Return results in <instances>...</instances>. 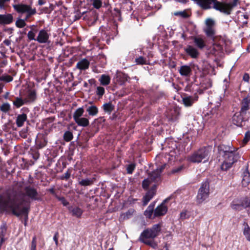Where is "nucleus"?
I'll return each instance as SVG.
<instances>
[{"label":"nucleus","mask_w":250,"mask_h":250,"mask_svg":"<svg viewBox=\"0 0 250 250\" xmlns=\"http://www.w3.org/2000/svg\"><path fill=\"white\" fill-rule=\"evenodd\" d=\"M30 200L40 201L37 189L31 186L24 188V192L15 188L0 193V213H12L17 217L27 215L30 208Z\"/></svg>","instance_id":"obj_1"},{"label":"nucleus","mask_w":250,"mask_h":250,"mask_svg":"<svg viewBox=\"0 0 250 250\" xmlns=\"http://www.w3.org/2000/svg\"><path fill=\"white\" fill-rule=\"evenodd\" d=\"M218 150L224 159L221 165V169L223 170H227L230 168L240 157V154L233 147L223 145H220L218 146Z\"/></svg>","instance_id":"obj_2"},{"label":"nucleus","mask_w":250,"mask_h":250,"mask_svg":"<svg viewBox=\"0 0 250 250\" xmlns=\"http://www.w3.org/2000/svg\"><path fill=\"white\" fill-rule=\"evenodd\" d=\"M211 150L210 147H203L194 152L188 158V161L194 163H205L208 161Z\"/></svg>","instance_id":"obj_3"},{"label":"nucleus","mask_w":250,"mask_h":250,"mask_svg":"<svg viewBox=\"0 0 250 250\" xmlns=\"http://www.w3.org/2000/svg\"><path fill=\"white\" fill-rule=\"evenodd\" d=\"M239 0H233L231 2H220L215 4V9L220 12L229 15L230 14L232 9L237 6Z\"/></svg>","instance_id":"obj_4"},{"label":"nucleus","mask_w":250,"mask_h":250,"mask_svg":"<svg viewBox=\"0 0 250 250\" xmlns=\"http://www.w3.org/2000/svg\"><path fill=\"white\" fill-rule=\"evenodd\" d=\"M231 207L233 209L238 211L246 209L247 213L250 215V197L243 198L238 203L233 201L231 204Z\"/></svg>","instance_id":"obj_5"},{"label":"nucleus","mask_w":250,"mask_h":250,"mask_svg":"<svg viewBox=\"0 0 250 250\" xmlns=\"http://www.w3.org/2000/svg\"><path fill=\"white\" fill-rule=\"evenodd\" d=\"M209 184L208 180L202 183L199 189L197 195V201L198 203H203L209 196Z\"/></svg>","instance_id":"obj_6"},{"label":"nucleus","mask_w":250,"mask_h":250,"mask_svg":"<svg viewBox=\"0 0 250 250\" xmlns=\"http://www.w3.org/2000/svg\"><path fill=\"white\" fill-rule=\"evenodd\" d=\"M161 230V225L160 224H155L151 229L144 230L140 237L153 239L159 234Z\"/></svg>","instance_id":"obj_7"},{"label":"nucleus","mask_w":250,"mask_h":250,"mask_svg":"<svg viewBox=\"0 0 250 250\" xmlns=\"http://www.w3.org/2000/svg\"><path fill=\"white\" fill-rule=\"evenodd\" d=\"M246 114L241 113V112H236L232 117V122L233 124L237 126H242L244 125L245 122L247 119L245 117Z\"/></svg>","instance_id":"obj_8"},{"label":"nucleus","mask_w":250,"mask_h":250,"mask_svg":"<svg viewBox=\"0 0 250 250\" xmlns=\"http://www.w3.org/2000/svg\"><path fill=\"white\" fill-rule=\"evenodd\" d=\"M169 200L168 198L165 199L160 205L158 206L154 211V216L157 217L165 215L167 211V208L166 206L165 203Z\"/></svg>","instance_id":"obj_9"},{"label":"nucleus","mask_w":250,"mask_h":250,"mask_svg":"<svg viewBox=\"0 0 250 250\" xmlns=\"http://www.w3.org/2000/svg\"><path fill=\"white\" fill-rule=\"evenodd\" d=\"M47 29H43L41 30L36 39V41L40 43H46L49 39V34Z\"/></svg>","instance_id":"obj_10"},{"label":"nucleus","mask_w":250,"mask_h":250,"mask_svg":"<svg viewBox=\"0 0 250 250\" xmlns=\"http://www.w3.org/2000/svg\"><path fill=\"white\" fill-rule=\"evenodd\" d=\"M14 10L19 13H26L32 7L29 5L24 4H17L13 5Z\"/></svg>","instance_id":"obj_11"},{"label":"nucleus","mask_w":250,"mask_h":250,"mask_svg":"<svg viewBox=\"0 0 250 250\" xmlns=\"http://www.w3.org/2000/svg\"><path fill=\"white\" fill-rule=\"evenodd\" d=\"M184 49L186 53L192 58H197L199 55L197 49L191 45H188Z\"/></svg>","instance_id":"obj_12"},{"label":"nucleus","mask_w":250,"mask_h":250,"mask_svg":"<svg viewBox=\"0 0 250 250\" xmlns=\"http://www.w3.org/2000/svg\"><path fill=\"white\" fill-rule=\"evenodd\" d=\"M13 21V17L11 14H0V24H9L11 23Z\"/></svg>","instance_id":"obj_13"},{"label":"nucleus","mask_w":250,"mask_h":250,"mask_svg":"<svg viewBox=\"0 0 250 250\" xmlns=\"http://www.w3.org/2000/svg\"><path fill=\"white\" fill-rule=\"evenodd\" d=\"M198 99V95L195 94L192 96H187L183 98V102L185 106L189 107L191 106L195 101H197Z\"/></svg>","instance_id":"obj_14"},{"label":"nucleus","mask_w":250,"mask_h":250,"mask_svg":"<svg viewBox=\"0 0 250 250\" xmlns=\"http://www.w3.org/2000/svg\"><path fill=\"white\" fill-rule=\"evenodd\" d=\"M180 74L184 77H189L191 74V67L187 65L181 66L178 70Z\"/></svg>","instance_id":"obj_15"},{"label":"nucleus","mask_w":250,"mask_h":250,"mask_svg":"<svg viewBox=\"0 0 250 250\" xmlns=\"http://www.w3.org/2000/svg\"><path fill=\"white\" fill-rule=\"evenodd\" d=\"M250 99L247 97L244 98L241 103V108L240 112L246 114L247 111L250 109Z\"/></svg>","instance_id":"obj_16"},{"label":"nucleus","mask_w":250,"mask_h":250,"mask_svg":"<svg viewBox=\"0 0 250 250\" xmlns=\"http://www.w3.org/2000/svg\"><path fill=\"white\" fill-rule=\"evenodd\" d=\"M90 62L86 59H83L78 62L76 64V68L79 70H85L89 68Z\"/></svg>","instance_id":"obj_17"},{"label":"nucleus","mask_w":250,"mask_h":250,"mask_svg":"<svg viewBox=\"0 0 250 250\" xmlns=\"http://www.w3.org/2000/svg\"><path fill=\"white\" fill-rule=\"evenodd\" d=\"M221 101V100H219V102H217L216 104H215L214 106L212 107V110L210 111V114H208V116H209V118L212 119V120L215 119L219 115V112H216V110H218L219 108L220 107Z\"/></svg>","instance_id":"obj_18"},{"label":"nucleus","mask_w":250,"mask_h":250,"mask_svg":"<svg viewBox=\"0 0 250 250\" xmlns=\"http://www.w3.org/2000/svg\"><path fill=\"white\" fill-rule=\"evenodd\" d=\"M148 178L151 182H158L161 180L160 170H154L148 173Z\"/></svg>","instance_id":"obj_19"},{"label":"nucleus","mask_w":250,"mask_h":250,"mask_svg":"<svg viewBox=\"0 0 250 250\" xmlns=\"http://www.w3.org/2000/svg\"><path fill=\"white\" fill-rule=\"evenodd\" d=\"M250 183V174L248 171V167L245 169L242 174V184L243 186L246 187Z\"/></svg>","instance_id":"obj_20"},{"label":"nucleus","mask_w":250,"mask_h":250,"mask_svg":"<svg viewBox=\"0 0 250 250\" xmlns=\"http://www.w3.org/2000/svg\"><path fill=\"white\" fill-rule=\"evenodd\" d=\"M36 98V92L35 90H29L28 91L26 98L25 99V100L26 103H32L35 101Z\"/></svg>","instance_id":"obj_21"},{"label":"nucleus","mask_w":250,"mask_h":250,"mask_svg":"<svg viewBox=\"0 0 250 250\" xmlns=\"http://www.w3.org/2000/svg\"><path fill=\"white\" fill-rule=\"evenodd\" d=\"M154 195L153 189L149 190L143 197V205L146 206Z\"/></svg>","instance_id":"obj_22"},{"label":"nucleus","mask_w":250,"mask_h":250,"mask_svg":"<svg viewBox=\"0 0 250 250\" xmlns=\"http://www.w3.org/2000/svg\"><path fill=\"white\" fill-rule=\"evenodd\" d=\"M201 84V88L204 90H206L212 86V82L210 78H206L204 79Z\"/></svg>","instance_id":"obj_23"},{"label":"nucleus","mask_w":250,"mask_h":250,"mask_svg":"<svg viewBox=\"0 0 250 250\" xmlns=\"http://www.w3.org/2000/svg\"><path fill=\"white\" fill-rule=\"evenodd\" d=\"M26 119L27 116L25 114L19 115L16 119V124L17 126L18 127L22 126Z\"/></svg>","instance_id":"obj_24"},{"label":"nucleus","mask_w":250,"mask_h":250,"mask_svg":"<svg viewBox=\"0 0 250 250\" xmlns=\"http://www.w3.org/2000/svg\"><path fill=\"white\" fill-rule=\"evenodd\" d=\"M244 227L243 229V234L245 236L246 239L250 242V227L248 224L245 222L243 223Z\"/></svg>","instance_id":"obj_25"},{"label":"nucleus","mask_w":250,"mask_h":250,"mask_svg":"<svg viewBox=\"0 0 250 250\" xmlns=\"http://www.w3.org/2000/svg\"><path fill=\"white\" fill-rule=\"evenodd\" d=\"M86 111L88 112L89 116H95L98 113V109L96 106L91 105L88 106L86 108Z\"/></svg>","instance_id":"obj_26"},{"label":"nucleus","mask_w":250,"mask_h":250,"mask_svg":"<svg viewBox=\"0 0 250 250\" xmlns=\"http://www.w3.org/2000/svg\"><path fill=\"white\" fill-rule=\"evenodd\" d=\"M155 204L151 203L144 212V215L147 218H150L154 211Z\"/></svg>","instance_id":"obj_27"},{"label":"nucleus","mask_w":250,"mask_h":250,"mask_svg":"<svg viewBox=\"0 0 250 250\" xmlns=\"http://www.w3.org/2000/svg\"><path fill=\"white\" fill-rule=\"evenodd\" d=\"M79 125L83 127H86L89 125V122L88 119L86 118H80L75 121Z\"/></svg>","instance_id":"obj_28"},{"label":"nucleus","mask_w":250,"mask_h":250,"mask_svg":"<svg viewBox=\"0 0 250 250\" xmlns=\"http://www.w3.org/2000/svg\"><path fill=\"white\" fill-rule=\"evenodd\" d=\"M84 112V110L83 107H80L76 109L73 114V119L76 121L78 119L81 118Z\"/></svg>","instance_id":"obj_29"},{"label":"nucleus","mask_w":250,"mask_h":250,"mask_svg":"<svg viewBox=\"0 0 250 250\" xmlns=\"http://www.w3.org/2000/svg\"><path fill=\"white\" fill-rule=\"evenodd\" d=\"M101 84L103 85H107L110 83V78L108 75H102L99 80Z\"/></svg>","instance_id":"obj_30"},{"label":"nucleus","mask_w":250,"mask_h":250,"mask_svg":"<svg viewBox=\"0 0 250 250\" xmlns=\"http://www.w3.org/2000/svg\"><path fill=\"white\" fill-rule=\"evenodd\" d=\"M103 107L104 112L108 114H110L114 108V106L110 102L104 104Z\"/></svg>","instance_id":"obj_31"},{"label":"nucleus","mask_w":250,"mask_h":250,"mask_svg":"<svg viewBox=\"0 0 250 250\" xmlns=\"http://www.w3.org/2000/svg\"><path fill=\"white\" fill-rule=\"evenodd\" d=\"M70 210L72 212V215L79 218L81 216L83 213V210L79 207H75L72 208Z\"/></svg>","instance_id":"obj_32"},{"label":"nucleus","mask_w":250,"mask_h":250,"mask_svg":"<svg viewBox=\"0 0 250 250\" xmlns=\"http://www.w3.org/2000/svg\"><path fill=\"white\" fill-rule=\"evenodd\" d=\"M139 240L141 242H142L146 245H148L153 248H155L157 247V244L155 242H154V241L153 240H146V239L145 238H142V237H139Z\"/></svg>","instance_id":"obj_33"},{"label":"nucleus","mask_w":250,"mask_h":250,"mask_svg":"<svg viewBox=\"0 0 250 250\" xmlns=\"http://www.w3.org/2000/svg\"><path fill=\"white\" fill-rule=\"evenodd\" d=\"M194 42L196 45L200 49L203 48L205 46V43L203 39L195 37L194 38Z\"/></svg>","instance_id":"obj_34"},{"label":"nucleus","mask_w":250,"mask_h":250,"mask_svg":"<svg viewBox=\"0 0 250 250\" xmlns=\"http://www.w3.org/2000/svg\"><path fill=\"white\" fill-rule=\"evenodd\" d=\"M93 179L86 178L79 181V184L82 186H88L92 185Z\"/></svg>","instance_id":"obj_35"},{"label":"nucleus","mask_w":250,"mask_h":250,"mask_svg":"<svg viewBox=\"0 0 250 250\" xmlns=\"http://www.w3.org/2000/svg\"><path fill=\"white\" fill-rule=\"evenodd\" d=\"M25 103H26L25 99L22 100L21 98L17 97L15 101L13 102V104L17 108H19L23 105Z\"/></svg>","instance_id":"obj_36"},{"label":"nucleus","mask_w":250,"mask_h":250,"mask_svg":"<svg viewBox=\"0 0 250 250\" xmlns=\"http://www.w3.org/2000/svg\"><path fill=\"white\" fill-rule=\"evenodd\" d=\"M208 37L213 38L215 34V30L213 27H207L205 29Z\"/></svg>","instance_id":"obj_37"},{"label":"nucleus","mask_w":250,"mask_h":250,"mask_svg":"<svg viewBox=\"0 0 250 250\" xmlns=\"http://www.w3.org/2000/svg\"><path fill=\"white\" fill-rule=\"evenodd\" d=\"M16 26L18 28H23L26 25L25 20L24 19H18L16 22Z\"/></svg>","instance_id":"obj_38"},{"label":"nucleus","mask_w":250,"mask_h":250,"mask_svg":"<svg viewBox=\"0 0 250 250\" xmlns=\"http://www.w3.org/2000/svg\"><path fill=\"white\" fill-rule=\"evenodd\" d=\"M13 77L8 75H0V81H4L8 83L12 81Z\"/></svg>","instance_id":"obj_39"},{"label":"nucleus","mask_w":250,"mask_h":250,"mask_svg":"<svg viewBox=\"0 0 250 250\" xmlns=\"http://www.w3.org/2000/svg\"><path fill=\"white\" fill-rule=\"evenodd\" d=\"M63 139L66 142H69L73 139V134L70 131H66L63 134Z\"/></svg>","instance_id":"obj_40"},{"label":"nucleus","mask_w":250,"mask_h":250,"mask_svg":"<svg viewBox=\"0 0 250 250\" xmlns=\"http://www.w3.org/2000/svg\"><path fill=\"white\" fill-rule=\"evenodd\" d=\"M174 15L176 16H180L184 18H188L189 16L186 10L176 12L174 13Z\"/></svg>","instance_id":"obj_41"},{"label":"nucleus","mask_w":250,"mask_h":250,"mask_svg":"<svg viewBox=\"0 0 250 250\" xmlns=\"http://www.w3.org/2000/svg\"><path fill=\"white\" fill-rule=\"evenodd\" d=\"M135 62L137 64H146V60L144 57L140 56L135 59Z\"/></svg>","instance_id":"obj_42"},{"label":"nucleus","mask_w":250,"mask_h":250,"mask_svg":"<svg viewBox=\"0 0 250 250\" xmlns=\"http://www.w3.org/2000/svg\"><path fill=\"white\" fill-rule=\"evenodd\" d=\"M36 13V10L35 8H32L30 9L26 14V17L24 20L26 21L31 16L35 15Z\"/></svg>","instance_id":"obj_43"},{"label":"nucleus","mask_w":250,"mask_h":250,"mask_svg":"<svg viewBox=\"0 0 250 250\" xmlns=\"http://www.w3.org/2000/svg\"><path fill=\"white\" fill-rule=\"evenodd\" d=\"M10 109V104L6 103L3 104L0 106V110L3 112H8Z\"/></svg>","instance_id":"obj_44"},{"label":"nucleus","mask_w":250,"mask_h":250,"mask_svg":"<svg viewBox=\"0 0 250 250\" xmlns=\"http://www.w3.org/2000/svg\"><path fill=\"white\" fill-rule=\"evenodd\" d=\"M96 94L100 97H102L105 92L104 88L102 86H98L96 88Z\"/></svg>","instance_id":"obj_45"},{"label":"nucleus","mask_w":250,"mask_h":250,"mask_svg":"<svg viewBox=\"0 0 250 250\" xmlns=\"http://www.w3.org/2000/svg\"><path fill=\"white\" fill-rule=\"evenodd\" d=\"M150 179L148 177L147 179H145L142 182V187L145 189H147L149 184H150Z\"/></svg>","instance_id":"obj_46"},{"label":"nucleus","mask_w":250,"mask_h":250,"mask_svg":"<svg viewBox=\"0 0 250 250\" xmlns=\"http://www.w3.org/2000/svg\"><path fill=\"white\" fill-rule=\"evenodd\" d=\"M135 168V165L134 164H131L127 166L126 167L127 172L128 174H132Z\"/></svg>","instance_id":"obj_47"},{"label":"nucleus","mask_w":250,"mask_h":250,"mask_svg":"<svg viewBox=\"0 0 250 250\" xmlns=\"http://www.w3.org/2000/svg\"><path fill=\"white\" fill-rule=\"evenodd\" d=\"M56 198L59 201L62 202V204L64 206H67L68 205H69V202H67L63 197L57 196Z\"/></svg>","instance_id":"obj_48"},{"label":"nucleus","mask_w":250,"mask_h":250,"mask_svg":"<svg viewBox=\"0 0 250 250\" xmlns=\"http://www.w3.org/2000/svg\"><path fill=\"white\" fill-rule=\"evenodd\" d=\"M249 140H250V132L248 131L245 133V137L243 140V143L246 144Z\"/></svg>","instance_id":"obj_49"},{"label":"nucleus","mask_w":250,"mask_h":250,"mask_svg":"<svg viewBox=\"0 0 250 250\" xmlns=\"http://www.w3.org/2000/svg\"><path fill=\"white\" fill-rule=\"evenodd\" d=\"M35 35H36V33H35L34 32L31 31H29L27 34L28 38L30 41H31V40L36 41V39L35 38Z\"/></svg>","instance_id":"obj_50"},{"label":"nucleus","mask_w":250,"mask_h":250,"mask_svg":"<svg viewBox=\"0 0 250 250\" xmlns=\"http://www.w3.org/2000/svg\"><path fill=\"white\" fill-rule=\"evenodd\" d=\"M102 2L100 0H94L93 5L94 7L99 9L102 6Z\"/></svg>","instance_id":"obj_51"},{"label":"nucleus","mask_w":250,"mask_h":250,"mask_svg":"<svg viewBox=\"0 0 250 250\" xmlns=\"http://www.w3.org/2000/svg\"><path fill=\"white\" fill-rule=\"evenodd\" d=\"M207 27H213L214 24V21L211 19H208L206 21Z\"/></svg>","instance_id":"obj_52"},{"label":"nucleus","mask_w":250,"mask_h":250,"mask_svg":"<svg viewBox=\"0 0 250 250\" xmlns=\"http://www.w3.org/2000/svg\"><path fill=\"white\" fill-rule=\"evenodd\" d=\"M46 144H47V141L46 140V139L44 138H43L42 142L38 143V142H37V145L38 148H42L44 146H46Z\"/></svg>","instance_id":"obj_53"},{"label":"nucleus","mask_w":250,"mask_h":250,"mask_svg":"<svg viewBox=\"0 0 250 250\" xmlns=\"http://www.w3.org/2000/svg\"><path fill=\"white\" fill-rule=\"evenodd\" d=\"M183 169V166H180L178 167L174 168L171 171V174H175L180 172Z\"/></svg>","instance_id":"obj_54"},{"label":"nucleus","mask_w":250,"mask_h":250,"mask_svg":"<svg viewBox=\"0 0 250 250\" xmlns=\"http://www.w3.org/2000/svg\"><path fill=\"white\" fill-rule=\"evenodd\" d=\"M36 238L34 237L33 238L31 247V250H36Z\"/></svg>","instance_id":"obj_55"},{"label":"nucleus","mask_w":250,"mask_h":250,"mask_svg":"<svg viewBox=\"0 0 250 250\" xmlns=\"http://www.w3.org/2000/svg\"><path fill=\"white\" fill-rule=\"evenodd\" d=\"M70 173L67 171L64 173L63 175L62 176V179L67 180L70 178Z\"/></svg>","instance_id":"obj_56"},{"label":"nucleus","mask_w":250,"mask_h":250,"mask_svg":"<svg viewBox=\"0 0 250 250\" xmlns=\"http://www.w3.org/2000/svg\"><path fill=\"white\" fill-rule=\"evenodd\" d=\"M58 232H56L54 237H53V240L54 241H55V244L56 246H58Z\"/></svg>","instance_id":"obj_57"},{"label":"nucleus","mask_w":250,"mask_h":250,"mask_svg":"<svg viewBox=\"0 0 250 250\" xmlns=\"http://www.w3.org/2000/svg\"><path fill=\"white\" fill-rule=\"evenodd\" d=\"M10 1V0H0V8L4 9V3Z\"/></svg>","instance_id":"obj_58"},{"label":"nucleus","mask_w":250,"mask_h":250,"mask_svg":"<svg viewBox=\"0 0 250 250\" xmlns=\"http://www.w3.org/2000/svg\"><path fill=\"white\" fill-rule=\"evenodd\" d=\"M31 31L34 32L35 33H37L38 32V29L37 28V26L35 25H32L29 27Z\"/></svg>","instance_id":"obj_59"},{"label":"nucleus","mask_w":250,"mask_h":250,"mask_svg":"<svg viewBox=\"0 0 250 250\" xmlns=\"http://www.w3.org/2000/svg\"><path fill=\"white\" fill-rule=\"evenodd\" d=\"M122 78L124 82L127 81L128 80L130 79V78L129 77V76L127 74H125V73L122 74Z\"/></svg>","instance_id":"obj_60"},{"label":"nucleus","mask_w":250,"mask_h":250,"mask_svg":"<svg viewBox=\"0 0 250 250\" xmlns=\"http://www.w3.org/2000/svg\"><path fill=\"white\" fill-rule=\"evenodd\" d=\"M243 80L245 82H249V79H250V77H249V75L246 73L244 74V75L243 76Z\"/></svg>","instance_id":"obj_61"},{"label":"nucleus","mask_w":250,"mask_h":250,"mask_svg":"<svg viewBox=\"0 0 250 250\" xmlns=\"http://www.w3.org/2000/svg\"><path fill=\"white\" fill-rule=\"evenodd\" d=\"M166 165L164 164L163 165H162L160 167L157 168L156 170H160V174H161L162 171L164 170V169L165 168Z\"/></svg>","instance_id":"obj_62"},{"label":"nucleus","mask_w":250,"mask_h":250,"mask_svg":"<svg viewBox=\"0 0 250 250\" xmlns=\"http://www.w3.org/2000/svg\"><path fill=\"white\" fill-rule=\"evenodd\" d=\"M39 153L38 152H36L34 154H33V158L35 160H37L39 158Z\"/></svg>","instance_id":"obj_63"},{"label":"nucleus","mask_w":250,"mask_h":250,"mask_svg":"<svg viewBox=\"0 0 250 250\" xmlns=\"http://www.w3.org/2000/svg\"><path fill=\"white\" fill-rule=\"evenodd\" d=\"M175 1L181 3H186L188 0H175Z\"/></svg>","instance_id":"obj_64"}]
</instances>
